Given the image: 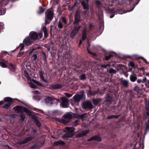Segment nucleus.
Instances as JSON below:
<instances>
[{"instance_id":"1","label":"nucleus","mask_w":149,"mask_h":149,"mask_svg":"<svg viewBox=\"0 0 149 149\" xmlns=\"http://www.w3.org/2000/svg\"><path fill=\"white\" fill-rule=\"evenodd\" d=\"M81 15L80 12L77 11L75 13L73 22V27L70 33L71 38H74L78 33L81 26L79 25V23L81 22Z\"/></svg>"},{"instance_id":"2","label":"nucleus","mask_w":149,"mask_h":149,"mask_svg":"<svg viewBox=\"0 0 149 149\" xmlns=\"http://www.w3.org/2000/svg\"><path fill=\"white\" fill-rule=\"evenodd\" d=\"M54 14L53 12L50 10V9H48L45 13V25L49 23L51 21L54 17Z\"/></svg>"},{"instance_id":"3","label":"nucleus","mask_w":149,"mask_h":149,"mask_svg":"<svg viewBox=\"0 0 149 149\" xmlns=\"http://www.w3.org/2000/svg\"><path fill=\"white\" fill-rule=\"evenodd\" d=\"M13 109L17 113H22L24 111L29 115L31 114V113L30 110L26 108L23 107L22 106H17L14 107Z\"/></svg>"},{"instance_id":"4","label":"nucleus","mask_w":149,"mask_h":149,"mask_svg":"<svg viewBox=\"0 0 149 149\" xmlns=\"http://www.w3.org/2000/svg\"><path fill=\"white\" fill-rule=\"evenodd\" d=\"M42 36V34L41 33L38 34L37 33L33 31L30 32L29 34L30 38L34 41L41 38Z\"/></svg>"},{"instance_id":"5","label":"nucleus","mask_w":149,"mask_h":149,"mask_svg":"<svg viewBox=\"0 0 149 149\" xmlns=\"http://www.w3.org/2000/svg\"><path fill=\"white\" fill-rule=\"evenodd\" d=\"M89 0H82L80 1V2L82 6L83 9L85 10L86 11L88 10L89 9L88 4Z\"/></svg>"},{"instance_id":"6","label":"nucleus","mask_w":149,"mask_h":149,"mask_svg":"<svg viewBox=\"0 0 149 149\" xmlns=\"http://www.w3.org/2000/svg\"><path fill=\"white\" fill-rule=\"evenodd\" d=\"M63 116L64 119H62V121L65 124L70 122L72 117V115L70 113L65 114Z\"/></svg>"},{"instance_id":"7","label":"nucleus","mask_w":149,"mask_h":149,"mask_svg":"<svg viewBox=\"0 0 149 149\" xmlns=\"http://www.w3.org/2000/svg\"><path fill=\"white\" fill-rule=\"evenodd\" d=\"M68 131L67 133L64 135V136L66 138H69L72 137L74 135L73 127H67L66 128Z\"/></svg>"},{"instance_id":"8","label":"nucleus","mask_w":149,"mask_h":149,"mask_svg":"<svg viewBox=\"0 0 149 149\" xmlns=\"http://www.w3.org/2000/svg\"><path fill=\"white\" fill-rule=\"evenodd\" d=\"M128 2H126L127 4H130L132 1H134V4L132 8L130 10H127V12H130L132 11L134 8L135 6L137 5L139 3L140 0H126Z\"/></svg>"},{"instance_id":"9","label":"nucleus","mask_w":149,"mask_h":149,"mask_svg":"<svg viewBox=\"0 0 149 149\" xmlns=\"http://www.w3.org/2000/svg\"><path fill=\"white\" fill-rule=\"evenodd\" d=\"M83 107L84 109H92L93 108V106L91 102H87L84 103Z\"/></svg>"},{"instance_id":"10","label":"nucleus","mask_w":149,"mask_h":149,"mask_svg":"<svg viewBox=\"0 0 149 149\" xmlns=\"http://www.w3.org/2000/svg\"><path fill=\"white\" fill-rule=\"evenodd\" d=\"M61 99L62 102L61 104L63 107H67L68 105V99L65 97H62Z\"/></svg>"},{"instance_id":"11","label":"nucleus","mask_w":149,"mask_h":149,"mask_svg":"<svg viewBox=\"0 0 149 149\" xmlns=\"http://www.w3.org/2000/svg\"><path fill=\"white\" fill-rule=\"evenodd\" d=\"M1 0L0 2V15H4L6 13V9L5 8L4 6L6 5H4L1 4Z\"/></svg>"},{"instance_id":"12","label":"nucleus","mask_w":149,"mask_h":149,"mask_svg":"<svg viewBox=\"0 0 149 149\" xmlns=\"http://www.w3.org/2000/svg\"><path fill=\"white\" fill-rule=\"evenodd\" d=\"M32 40L29 38H25L23 40V43L27 46H28L31 45L32 41Z\"/></svg>"},{"instance_id":"13","label":"nucleus","mask_w":149,"mask_h":149,"mask_svg":"<svg viewBox=\"0 0 149 149\" xmlns=\"http://www.w3.org/2000/svg\"><path fill=\"white\" fill-rule=\"evenodd\" d=\"M87 30L86 28H84L82 32V40H84L87 37Z\"/></svg>"},{"instance_id":"14","label":"nucleus","mask_w":149,"mask_h":149,"mask_svg":"<svg viewBox=\"0 0 149 149\" xmlns=\"http://www.w3.org/2000/svg\"><path fill=\"white\" fill-rule=\"evenodd\" d=\"M25 76L27 78L28 80H29L30 81H33L34 83L39 86H43L42 84L39 81L33 79H31L29 77V75H25Z\"/></svg>"},{"instance_id":"15","label":"nucleus","mask_w":149,"mask_h":149,"mask_svg":"<svg viewBox=\"0 0 149 149\" xmlns=\"http://www.w3.org/2000/svg\"><path fill=\"white\" fill-rule=\"evenodd\" d=\"M87 116V114L84 113L82 114H74V117L75 118L82 119Z\"/></svg>"},{"instance_id":"16","label":"nucleus","mask_w":149,"mask_h":149,"mask_svg":"<svg viewBox=\"0 0 149 149\" xmlns=\"http://www.w3.org/2000/svg\"><path fill=\"white\" fill-rule=\"evenodd\" d=\"M61 19L64 23V26L65 28L67 27V26L69 25V24H68V21L66 18L64 17H63L61 18Z\"/></svg>"},{"instance_id":"17","label":"nucleus","mask_w":149,"mask_h":149,"mask_svg":"<svg viewBox=\"0 0 149 149\" xmlns=\"http://www.w3.org/2000/svg\"><path fill=\"white\" fill-rule=\"evenodd\" d=\"M42 31L44 32L45 37H47L48 36V33L47 32V30L46 26H44L42 29Z\"/></svg>"},{"instance_id":"18","label":"nucleus","mask_w":149,"mask_h":149,"mask_svg":"<svg viewBox=\"0 0 149 149\" xmlns=\"http://www.w3.org/2000/svg\"><path fill=\"white\" fill-rule=\"evenodd\" d=\"M55 99V98L52 97H47L46 98L45 101L47 103H52V102L54 101Z\"/></svg>"},{"instance_id":"19","label":"nucleus","mask_w":149,"mask_h":149,"mask_svg":"<svg viewBox=\"0 0 149 149\" xmlns=\"http://www.w3.org/2000/svg\"><path fill=\"white\" fill-rule=\"evenodd\" d=\"M108 11L110 13H115L116 14L117 13H120V11L118 10H117V11H115L114 9H110L108 8Z\"/></svg>"},{"instance_id":"20","label":"nucleus","mask_w":149,"mask_h":149,"mask_svg":"<svg viewBox=\"0 0 149 149\" xmlns=\"http://www.w3.org/2000/svg\"><path fill=\"white\" fill-rule=\"evenodd\" d=\"M80 96L79 95H75L74 97V101L76 102H78L80 101Z\"/></svg>"},{"instance_id":"21","label":"nucleus","mask_w":149,"mask_h":149,"mask_svg":"<svg viewBox=\"0 0 149 149\" xmlns=\"http://www.w3.org/2000/svg\"><path fill=\"white\" fill-rule=\"evenodd\" d=\"M88 132V131L86 130L79 134L78 135L79 137H82L86 135Z\"/></svg>"},{"instance_id":"22","label":"nucleus","mask_w":149,"mask_h":149,"mask_svg":"<svg viewBox=\"0 0 149 149\" xmlns=\"http://www.w3.org/2000/svg\"><path fill=\"white\" fill-rule=\"evenodd\" d=\"M45 76L43 75H40L41 79L45 82L47 83L48 82V79L47 75H45Z\"/></svg>"},{"instance_id":"23","label":"nucleus","mask_w":149,"mask_h":149,"mask_svg":"<svg viewBox=\"0 0 149 149\" xmlns=\"http://www.w3.org/2000/svg\"><path fill=\"white\" fill-rule=\"evenodd\" d=\"M128 66L132 68L135 69L136 68V66L135 65L134 63L132 61H130L128 63Z\"/></svg>"},{"instance_id":"24","label":"nucleus","mask_w":149,"mask_h":149,"mask_svg":"<svg viewBox=\"0 0 149 149\" xmlns=\"http://www.w3.org/2000/svg\"><path fill=\"white\" fill-rule=\"evenodd\" d=\"M149 130V118L148 119V122L146 123V125L145 126V133H147Z\"/></svg>"},{"instance_id":"25","label":"nucleus","mask_w":149,"mask_h":149,"mask_svg":"<svg viewBox=\"0 0 149 149\" xmlns=\"http://www.w3.org/2000/svg\"><path fill=\"white\" fill-rule=\"evenodd\" d=\"M32 139V138L31 137H29L28 138H26L24 140L22 141V143L23 144L24 143H26L31 140Z\"/></svg>"},{"instance_id":"26","label":"nucleus","mask_w":149,"mask_h":149,"mask_svg":"<svg viewBox=\"0 0 149 149\" xmlns=\"http://www.w3.org/2000/svg\"><path fill=\"white\" fill-rule=\"evenodd\" d=\"M96 5L97 8H99L102 5V3L99 0H96L95 1Z\"/></svg>"},{"instance_id":"27","label":"nucleus","mask_w":149,"mask_h":149,"mask_svg":"<svg viewBox=\"0 0 149 149\" xmlns=\"http://www.w3.org/2000/svg\"><path fill=\"white\" fill-rule=\"evenodd\" d=\"M4 100L6 102L11 103L13 101V100L9 97H6L4 98Z\"/></svg>"},{"instance_id":"28","label":"nucleus","mask_w":149,"mask_h":149,"mask_svg":"<svg viewBox=\"0 0 149 149\" xmlns=\"http://www.w3.org/2000/svg\"><path fill=\"white\" fill-rule=\"evenodd\" d=\"M9 65L10 67V69L11 71L13 72L15 71V70H16V68L15 66L11 63H10L9 64Z\"/></svg>"},{"instance_id":"29","label":"nucleus","mask_w":149,"mask_h":149,"mask_svg":"<svg viewBox=\"0 0 149 149\" xmlns=\"http://www.w3.org/2000/svg\"><path fill=\"white\" fill-rule=\"evenodd\" d=\"M130 78L131 81L132 82L135 81L137 79L135 75H131Z\"/></svg>"},{"instance_id":"30","label":"nucleus","mask_w":149,"mask_h":149,"mask_svg":"<svg viewBox=\"0 0 149 149\" xmlns=\"http://www.w3.org/2000/svg\"><path fill=\"white\" fill-rule=\"evenodd\" d=\"M116 72V71L112 68H109V73L112 74H115Z\"/></svg>"},{"instance_id":"31","label":"nucleus","mask_w":149,"mask_h":149,"mask_svg":"<svg viewBox=\"0 0 149 149\" xmlns=\"http://www.w3.org/2000/svg\"><path fill=\"white\" fill-rule=\"evenodd\" d=\"M113 56V55L111 54H109L108 56H106L105 55V59L106 61H108Z\"/></svg>"},{"instance_id":"32","label":"nucleus","mask_w":149,"mask_h":149,"mask_svg":"<svg viewBox=\"0 0 149 149\" xmlns=\"http://www.w3.org/2000/svg\"><path fill=\"white\" fill-rule=\"evenodd\" d=\"M11 103H10V102L8 103L4 104L3 106V107L4 108H5L6 109H7L10 107V106L11 105Z\"/></svg>"},{"instance_id":"33","label":"nucleus","mask_w":149,"mask_h":149,"mask_svg":"<svg viewBox=\"0 0 149 149\" xmlns=\"http://www.w3.org/2000/svg\"><path fill=\"white\" fill-rule=\"evenodd\" d=\"M94 140H95L98 141H101L102 140L101 138L98 136H93Z\"/></svg>"},{"instance_id":"34","label":"nucleus","mask_w":149,"mask_h":149,"mask_svg":"<svg viewBox=\"0 0 149 149\" xmlns=\"http://www.w3.org/2000/svg\"><path fill=\"white\" fill-rule=\"evenodd\" d=\"M134 90L135 91H136L139 94L141 93V89H139V88L138 87L136 86L134 88Z\"/></svg>"},{"instance_id":"35","label":"nucleus","mask_w":149,"mask_h":149,"mask_svg":"<svg viewBox=\"0 0 149 149\" xmlns=\"http://www.w3.org/2000/svg\"><path fill=\"white\" fill-rule=\"evenodd\" d=\"M64 144V142L62 141H59L54 142V144L55 145H57L60 144Z\"/></svg>"},{"instance_id":"36","label":"nucleus","mask_w":149,"mask_h":149,"mask_svg":"<svg viewBox=\"0 0 149 149\" xmlns=\"http://www.w3.org/2000/svg\"><path fill=\"white\" fill-rule=\"evenodd\" d=\"M101 101L100 99H94L93 100V102L96 105H97Z\"/></svg>"},{"instance_id":"37","label":"nucleus","mask_w":149,"mask_h":149,"mask_svg":"<svg viewBox=\"0 0 149 149\" xmlns=\"http://www.w3.org/2000/svg\"><path fill=\"white\" fill-rule=\"evenodd\" d=\"M121 83L123 86H127L128 84V82L126 80H122L121 81Z\"/></svg>"},{"instance_id":"38","label":"nucleus","mask_w":149,"mask_h":149,"mask_svg":"<svg viewBox=\"0 0 149 149\" xmlns=\"http://www.w3.org/2000/svg\"><path fill=\"white\" fill-rule=\"evenodd\" d=\"M0 65L3 68H7V65L6 64V63L2 61L0 62Z\"/></svg>"},{"instance_id":"39","label":"nucleus","mask_w":149,"mask_h":149,"mask_svg":"<svg viewBox=\"0 0 149 149\" xmlns=\"http://www.w3.org/2000/svg\"><path fill=\"white\" fill-rule=\"evenodd\" d=\"M110 65V63L107 64H102L101 66L102 68H106L107 67L109 66Z\"/></svg>"},{"instance_id":"40","label":"nucleus","mask_w":149,"mask_h":149,"mask_svg":"<svg viewBox=\"0 0 149 149\" xmlns=\"http://www.w3.org/2000/svg\"><path fill=\"white\" fill-rule=\"evenodd\" d=\"M39 11L38 12L39 13H43L45 11V9L42 7L40 6L39 7Z\"/></svg>"},{"instance_id":"41","label":"nucleus","mask_w":149,"mask_h":149,"mask_svg":"<svg viewBox=\"0 0 149 149\" xmlns=\"http://www.w3.org/2000/svg\"><path fill=\"white\" fill-rule=\"evenodd\" d=\"M72 124L73 126L76 127L79 125L78 121L77 120H75L72 123Z\"/></svg>"},{"instance_id":"42","label":"nucleus","mask_w":149,"mask_h":149,"mask_svg":"<svg viewBox=\"0 0 149 149\" xmlns=\"http://www.w3.org/2000/svg\"><path fill=\"white\" fill-rule=\"evenodd\" d=\"M20 119L22 121L24 120L26 118L24 114H22L20 116Z\"/></svg>"},{"instance_id":"43","label":"nucleus","mask_w":149,"mask_h":149,"mask_svg":"<svg viewBox=\"0 0 149 149\" xmlns=\"http://www.w3.org/2000/svg\"><path fill=\"white\" fill-rule=\"evenodd\" d=\"M58 27L60 29H61L63 27V25L62 23V22L60 21H59L58 24Z\"/></svg>"},{"instance_id":"44","label":"nucleus","mask_w":149,"mask_h":149,"mask_svg":"<svg viewBox=\"0 0 149 149\" xmlns=\"http://www.w3.org/2000/svg\"><path fill=\"white\" fill-rule=\"evenodd\" d=\"M42 55L44 60L45 61L47 59V57L43 51H42Z\"/></svg>"},{"instance_id":"45","label":"nucleus","mask_w":149,"mask_h":149,"mask_svg":"<svg viewBox=\"0 0 149 149\" xmlns=\"http://www.w3.org/2000/svg\"><path fill=\"white\" fill-rule=\"evenodd\" d=\"M24 54V52H19L17 54V57H21L23 56V55Z\"/></svg>"},{"instance_id":"46","label":"nucleus","mask_w":149,"mask_h":149,"mask_svg":"<svg viewBox=\"0 0 149 149\" xmlns=\"http://www.w3.org/2000/svg\"><path fill=\"white\" fill-rule=\"evenodd\" d=\"M37 56L36 54H35L33 55L32 57V59L33 61H36L37 59Z\"/></svg>"},{"instance_id":"47","label":"nucleus","mask_w":149,"mask_h":149,"mask_svg":"<svg viewBox=\"0 0 149 149\" xmlns=\"http://www.w3.org/2000/svg\"><path fill=\"white\" fill-rule=\"evenodd\" d=\"M78 68H82L83 69H85L86 67V66L84 65H81V64H79V65H78Z\"/></svg>"},{"instance_id":"48","label":"nucleus","mask_w":149,"mask_h":149,"mask_svg":"<svg viewBox=\"0 0 149 149\" xmlns=\"http://www.w3.org/2000/svg\"><path fill=\"white\" fill-rule=\"evenodd\" d=\"M36 124L38 127H40V123L39 121L36 120Z\"/></svg>"},{"instance_id":"49","label":"nucleus","mask_w":149,"mask_h":149,"mask_svg":"<svg viewBox=\"0 0 149 149\" xmlns=\"http://www.w3.org/2000/svg\"><path fill=\"white\" fill-rule=\"evenodd\" d=\"M4 27V24L3 23L0 22V30L2 29Z\"/></svg>"},{"instance_id":"50","label":"nucleus","mask_w":149,"mask_h":149,"mask_svg":"<svg viewBox=\"0 0 149 149\" xmlns=\"http://www.w3.org/2000/svg\"><path fill=\"white\" fill-rule=\"evenodd\" d=\"M136 68H137L140 70L142 71L143 72V74H145L144 73V69L143 67H142L140 68H138L137 67H136Z\"/></svg>"},{"instance_id":"51","label":"nucleus","mask_w":149,"mask_h":149,"mask_svg":"<svg viewBox=\"0 0 149 149\" xmlns=\"http://www.w3.org/2000/svg\"><path fill=\"white\" fill-rule=\"evenodd\" d=\"M146 78H145L144 79H143L142 80H141L138 79V80H137V82L138 83H140L141 82H145V80H146Z\"/></svg>"},{"instance_id":"52","label":"nucleus","mask_w":149,"mask_h":149,"mask_svg":"<svg viewBox=\"0 0 149 149\" xmlns=\"http://www.w3.org/2000/svg\"><path fill=\"white\" fill-rule=\"evenodd\" d=\"M65 95L68 97H70L72 96V95L68 93H65Z\"/></svg>"},{"instance_id":"53","label":"nucleus","mask_w":149,"mask_h":149,"mask_svg":"<svg viewBox=\"0 0 149 149\" xmlns=\"http://www.w3.org/2000/svg\"><path fill=\"white\" fill-rule=\"evenodd\" d=\"M20 46H21V48L20 49V51H21L24 49V46L23 44H22V43L20 44Z\"/></svg>"},{"instance_id":"54","label":"nucleus","mask_w":149,"mask_h":149,"mask_svg":"<svg viewBox=\"0 0 149 149\" xmlns=\"http://www.w3.org/2000/svg\"><path fill=\"white\" fill-rule=\"evenodd\" d=\"M80 78L81 80H84L86 79L85 75H81Z\"/></svg>"},{"instance_id":"55","label":"nucleus","mask_w":149,"mask_h":149,"mask_svg":"<svg viewBox=\"0 0 149 149\" xmlns=\"http://www.w3.org/2000/svg\"><path fill=\"white\" fill-rule=\"evenodd\" d=\"M30 86L31 88H37V87L36 86H35V85H34V84H33L31 83V85H30Z\"/></svg>"},{"instance_id":"56","label":"nucleus","mask_w":149,"mask_h":149,"mask_svg":"<svg viewBox=\"0 0 149 149\" xmlns=\"http://www.w3.org/2000/svg\"><path fill=\"white\" fill-rule=\"evenodd\" d=\"M146 108L148 109H149V100H148V103L146 105Z\"/></svg>"},{"instance_id":"57","label":"nucleus","mask_w":149,"mask_h":149,"mask_svg":"<svg viewBox=\"0 0 149 149\" xmlns=\"http://www.w3.org/2000/svg\"><path fill=\"white\" fill-rule=\"evenodd\" d=\"M107 118L108 119H112V118H113V115H111L110 116H108L107 117Z\"/></svg>"},{"instance_id":"58","label":"nucleus","mask_w":149,"mask_h":149,"mask_svg":"<svg viewBox=\"0 0 149 149\" xmlns=\"http://www.w3.org/2000/svg\"><path fill=\"white\" fill-rule=\"evenodd\" d=\"M141 58L143 60V61L145 62L146 64H148V62L146 59L143 58V57H141Z\"/></svg>"},{"instance_id":"59","label":"nucleus","mask_w":149,"mask_h":149,"mask_svg":"<svg viewBox=\"0 0 149 149\" xmlns=\"http://www.w3.org/2000/svg\"><path fill=\"white\" fill-rule=\"evenodd\" d=\"M83 41V40H82V39L80 40L79 41V44L78 45L79 47L80 45H81V44L82 43Z\"/></svg>"},{"instance_id":"60","label":"nucleus","mask_w":149,"mask_h":149,"mask_svg":"<svg viewBox=\"0 0 149 149\" xmlns=\"http://www.w3.org/2000/svg\"><path fill=\"white\" fill-rule=\"evenodd\" d=\"M87 51H88V53H89V54H94V53H93L91 52H90V50H89L88 49V48H87Z\"/></svg>"},{"instance_id":"61","label":"nucleus","mask_w":149,"mask_h":149,"mask_svg":"<svg viewBox=\"0 0 149 149\" xmlns=\"http://www.w3.org/2000/svg\"><path fill=\"white\" fill-rule=\"evenodd\" d=\"M119 115H113V118H117L118 117Z\"/></svg>"},{"instance_id":"62","label":"nucleus","mask_w":149,"mask_h":149,"mask_svg":"<svg viewBox=\"0 0 149 149\" xmlns=\"http://www.w3.org/2000/svg\"><path fill=\"white\" fill-rule=\"evenodd\" d=\"M94 140L93 137H91V138H90V139H88V141H90L92 140Z\"/></svg>"},{"instance_id":"63","label":"nucleus","mask_w":149,"mask_h":149,"mask_svg":"<svg viewBox=\"0 0 149 149\" xmlns=\"http://www.w3.org/2000/svg\"><path fill=\"white\" fill-rule=\"evenodd\" d=\"M93 24L92 23H90L89 24V28L91 29L93 27Z\"/></svg>"},{"instance_id":"64","label":"nucleus","mask_w":149,"mask_h":149,"mask_svg":"<svg viewBox=\"0 0 149 149\" xmlns=\"http://www.w3.org/2000/svg\"><path fill=\"white\" fill-rule=\"evenodd\" d=\"M114 13H113L111 15H110V18H112L113 17H114Z\"/></svg>"}]
</instances>
